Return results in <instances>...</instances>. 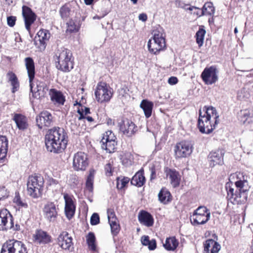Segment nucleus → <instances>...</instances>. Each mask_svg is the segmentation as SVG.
I'll return each instance as SVG.
<instances>
[{
    "mask_svg": "<svg viewBox=\"0 0 253 253\" xmlns=\"http://www.w3.org/2000/svg\"><path fill=\"white\" fill-rule=\"evenodd\" d=\"M44 139L47 151L54 153L62 152L68 143L66 132L63 128L58 127L48 129Z\"/></svg>",
    "mask_w": 253,
    "mask_h": 253,
    "instance_id": "nucleus-1",
    "label": "nucleus"
},
{
    "mask_svg": "<svg viewBox=\"0 0 253 253\" xmlns=\"http://www.w3.org/2000/svg\"><path fill=\"white\" fill-rule=\"evenodd\" d=\"M219 123V115L212 106H205L199 111L198 126L202 133L210 134Z\"/></svg>",
    "mask_w": 253,
    "mask_h": 253,
    "instance_id": "nucleus-2",
    "label": "nucleus"
},
{
    "mask_svg": "<svg viewBox=\"0 0 253 253\" xmlns=\"http://www.w3.org/2000/svg\"><path fill=\"white\" fill-rule=\"evenodd\" d=\"M25 64L29 80L31 91L33 97L37 99H41L44 97L48 90L47 84L41 81H34L35 68L33 59L31 57L25 59Z\"/></svg>",
    "mask_w": 253,
    "mask_h": 253,
    "instance_id": "nucleus-3",
    "label": "nucleus"
},
{
    "mask_svg": "<svg viewBox=\"0 0 253 253\" xmlns=\"http://www.w3.org/2000/svg\"><path fill=\"white\" fill-rule=\"evenodd\" d=\"M232 184L227 183L226 189L227 198L234 205L244 203L247 199L249 190L248 182L246 180H239L235 182L236 190L231 186Z\"/></svg>",
    "mask_w": 253,
    "mask_h": 253,
    "instance_id": "nucleus-4",
    "label": "nucleus"
},
{
    "mask_svg": "<svg viewBox=\"0 0 253 253\" xmlns=\"http://www.w3.org/2000/svg\"><path fill=\"white\" fill-rule=\"evenodd\" d=\"M152 34L153 38L147 44L148 50L151 53L157 54L166 47L165 34L163 28L159 27L153 31Z\"/></svg>",
    "mask_w": 253,
    "mask_h": 253,
    "instance_id": "nucleus-5",
    "label": "nucleus"
},
{
    "mask_svg": "<svg viewBox=\"0 0 253 253\" xmlns=\"http://www.w3.org/2000/svg\"><path fill=\"white\" fill-rule=\"evenodd\" d=\"M56 67L63 72L70 71L73 68V61L71 51L64 48L58 49L55 54Z\"/></svg>",
    "mask_w": 253,
    "mask_h": 253,
    "instance_id": "nucleus-6",
    "label": "nucleus"
},
{
    "mask_svg": "<svg viewBox=\"0 0 253 253\" xmlns=\"http://www.w3.org/2000/svg\"><path fill=\"white\" fill-rule=\"evenodd\" d=\"M44 179L38 174L30 176L27 183L28 194L33 198L42 196L43 189Z\"/></svg>",
    "mask_w": 253,
    "mask_h": 253,
    "instance_id": "nucleus-7",
    "label": "nucleus"
},
{
    "mask_svg": "<svg viewBox=\"0 0 253 253\" xmlns=\"http://www.w3.org/2000/svg\"><path fill=\"white\" fill-rule=\"evenodd\" d=\"M113 94L112 88L104 82L99 83L96 87L95 96L97 101L101 103L110 101Z\"/></svg>",
    "mask_w": 253,
    "mask_h": 253,
    "instance_id": "nucleus-8",
    "label": "nucleus"
},
{
    "mask_svg": "<svg viewBox=\"0 0 253 253\" xmlns=\"http://www.w3.org/2000/svg\"><path fill=\"white\" fill-rule=\"evenodd\" d=\"M0 253H27V252L21 242L12 240L7 241L2 245Z\"/></svg>",
    "mask_w": 253,
    "mask_h": 253,
    "instance_id": "nucleus-9",
    "label": "nucleus"
},
{
    "mask_svg": "<svg viewBox=\"0 0 253 253\" xmlns=\"http://www.w3.org/2000/svg\"><path fill=\"white\" fill-rule=\"evenodd\" d=\"M174 151L176 159L186 158L192 153L193 147L189 141H181L176 144Z\"/></svg>",
    "mask_w": 253,
    "mask_h": 253,
    "instance_id": "nucleus-10",
    "label": "nucleus"
},
{
    "mask_svg": "<svg viewBox=\"0 0 253 253\" xmlns=\"http://www.w3.org/2000/svg\"><path fill=\"white\" fill-rule=\"evenodd\" d=\"M218 71L215 66L206 68L201 74V78L206 84H212L218 79Z\"/></svg>",
    "mask_w": 253,
    "mask_h": 253,
    "instance_id": "nucleus-11",
    "label": "nucleus"
},
{
    "mask_svg": "<svg viewBox=\"0 0 253 253\" xmlns=\"http://www.w3.org/2000/svg\"><path fill=\"white\" fill-rule=\"evenodd\" d=\"M73 168L76 170H84L88 165L87 155L84 152L76 153L73 158Z\"/></svg>",
    "mask_w": 253,
    "mask_h": 253,
    "instance_id": "nucleus-12",
    "label": "nucleus"
},
{
    "mask_svg": "<svg viewBox=\"0 0 253 253\" xmlns=\"http://www.w3.org/2000/svg\"><path fill=\"white\" fill-rule=\"evenodd\" d=\"M22 16L26 29L30 33L31 26L35 21L37 16L30 7L25 5L22 6Z\"/></svg>",
    "mask_w": 253,
    "mask_h": 253,
    "instance_id": "nucleus-13",
    "label": "nucleus"
},
{
    "mask_svg": "<svg viewBox=\"0 0 253 253\" xmlns=\"http://www.w3.org/2000/svg\"><path fill=\"white\" fill-rule=\"evenodd\" d=\"M36 122L39 128L42 129L43 126L49 127L53 125V116L47 111H42L36 118Z\"/></svg>",
    "mask_w": 253,
    "mask_h": 253,
    "instance_id": "nucleus-14",
    "label": "nucleus"
},
{
    "mask_svg": "<svg viewBox=\"0 0 253 253\" xmlns=\"http://www.w3.org/2000/svg\"><path fill=\"white\" fill-rule=\"evenodd\" d=\"M34 41L35 44L40 50H43L46 47V42L50 38V34L48 30H40L37 33Z\"/></svg>",
    "mask_w": 253,
    "mask_h": 253,
    "instance_id": "nucleus-15",
    "label": "nucleus"
},
{
    "mask_svg": "<svg viewBox=\"0 0 253 253\" xmlns=\"http://www.w3.org/2000/svg\"><path fill=\"white\" fill-rule=\"evenodd\" d=\"M33 242L37 244L45 245L51 242V236L46 232L38 229L35 231L33 235Z\"/></svg>",
    "mask_w": 253,
    "mask_h": 253,
    "instance_id": "nucleus-16",
    "label": "nucleus"
},
{
    "mask_svg": "<svg viewBox=\"0 0 253 253\" xmlns=\"http://www.w3.org/2000/svg\"><path fill=\"white\" fill-rule=\"evenodd\" d=\"M58 244L65 250L72 251L73 249L72 238L66 231H63L57 238Z\"/></svg>",
    "mask_w": 253,
    "mask_h": 253,
    "instance_id": "nucleus-17",
    "label": "nucleus"
},
{
    "mask_svg": "<svg viewBox=\"0 0 253 253\" xmlns=\"http://www.w3.org/2000/svg\"><path fill=\"white\" fill-rule=\"evenodd\" d=\"M43 212L44 217L49 222H54L58 214L55 205L52 202L44 205Z\"/></svg>",
    "mask_w": 253,
    "mask_h": 253,
    "instance_id": "nucleus-18",
    "label": "nucleus"
},
{
    "mask_svg": "<svg viewBox=\"0 0 253 253\" xmlns=\"http://www.w3.org/2000/svg\"><path fill=\"white\" fill-rule=\"evenodd\" d=\"M119 126L120 131L127 136H131L136 131L137 127L135 125L127 119L119 123Z\"/></svg>",
    "mask_w": 253,
    "mask_h": 253,
    "instance_id": "nucleus-19",
    "label": "nucleus"
},
{
    "mask_svg": "<svg viewBox=\"0 0 253 253\" xmlns=\"http://www.w3.org/2000/svg\"><path fill=\"white\" fill-rule=\"evenodd\" d=\"M209 162L211 167H214L216 165H221L223 163V153L221 150H217L210 153Z\"/></svg>",
    "mask_w": 253,
    "mask_h": 253,
    "instance_id": "nucleus-20",
    "label": "nucleus"
},
{
    "mask_svg": "<svg viewBox=\"0 0 253 253\" xmlns=\"http://www.w3.org/2000/svg\"><path fill=\"white\" fill-rule=\"evenodd\" d=\"M205 253H218L221 249L220 245L213 239H208L204 244Z\"/></svg>",
    "mask_w": 253,
    "mask_h": 253,
    "instance_id": "nucleus-21",
    "label": "nucleus"
},
{
    "mask_svg": "<svg viewBox=\"0 0 253 253\" xmlns=\"http://www.w3.org/2000/svg\"><path fill=\"white\" fill-rule=\"evenodd\" d=\"M140 223L147 227H151L154 224V219L152 215L147 211H142L138 214Z\"/></svg>",
    "mask_w": 253,
    "mask_h": 253,
    "instance_id": "nucleus-22",
    "label": "nucleus"
},
{
    "mask_svg": "<svg viewBox=\"0 0 253 253\" xmlns=\"http://www.w3.org/2000/svg\"><path fill=\"white\" fill-rule=\"evenodd\" d=\"M165 172L167 176L169 178L172 186L173 187L178 186L181 179L179 172L171 169H167Z\"/></svg>",
    "mask_w": 253,
    "mask_h": 253,
    "instance_id": "nucleus-23",
    "label": "nucleus"
},
{
    "mask_svg": "<svg viewBox=\"0 0 253 253\" xmlns=\"http://www.w3.org/2000/svg\"><path fill=\"white\" fill-rule=\"evenodd\" d=\"M65 201V212L66 216L70 219L74 215L75 211V206L72 198L67 195H64Z\"/></svg>",
    "mask_w": 253,
    "mask_h": 253,
    "instance_id": "nucleus-24",
    "label": "nucleus"
},
{
    "mask_svg": "<svg viewBox=\"0 0 253 253\" xmlns=\"http://www.w3.org/2000/svg\"><path fill=\"white\" fill-rule=\"evenodd\" d=\"M210 216V212H208L206 215L193 214L190 217V221L195 226L204 224L209 220Z\"/></svg>",
    "mask_w": 253,
    "mask_h": 253,
    "instance_id": "nucleus-25",
    "label": "nucleus"
},
{
    "mask_svg": "<svg viewBox=\"0 0 253 253\" xmlns=\"http://www.w3.org/2000/svg\"><path fill=\"white\" fill-rule=\"evenodd\" d=\"M12 120L15 122L17 127L20 130H24L28 127L27 118L21 114H14Z\"/></svg>",
    "mask_w": 253,
    "mask_h": 253,
    "instance_id": "nucleus-26",
    "label": "nucleus"
},
{
    "mask_svg": "<svg viewBox=\"0 0 253 253\" xmlns=\"http://www.w3.org/2000/svg\"><path fill=\"white\" fill-rule=\"evenodd\" d=\"M12 217L9 211L6 210H2L0 211V230H6L8 228L7 225L8 219L11 221Z\"/></svg>",
    "mask_w": 253,
    "mask_h": 253,
    "instance_id": "nucleus-27",
    "label": "nucleus"
},
{
    "mask_svg": "<svg viewBox=\"0 0 253 253\" xmlns=\"http://www.w3.org/2000/svg\"><path fill=\"white\" fill-rule=\"evenodd\" d=\"M8 150V140L3 135L0 136V162L3 160L7 155Z\"/></svg>",
    "mask_w": 253,
    "mask_h": 253,
    "instance_id": "nucleus-28",
    "label": "nucleus"
},
{
    "mask_svg": "<svg viewBox=\"0 0 253 253\" xmlns=\"http://www.w3.org/2000/svg\"><path fill=\"white\" fill-rule=\"evenodd\" d=\"M145 182V178L143 175V171H138L132 177L131 180V184L137 187H141Z\"/></svg>",
    "mask_w": 253,
    "mask_h": 253,
    "instance_id": "nucleus-29",
    "label": "nucleus"
},
{
    "mask_svg": "<svg viewBox=\"0 0 253 253\" xmlns=\"http://www.w3.org/2000/svg\"><path fill=\"white\" fill-rule=\"evenodd\" d=\"M140 106L143 109L145 117L147 118H149L152 114L153 103L147 100H143Z\"/></svg>",
    "mask_w": 253,
    "mask_h": 253,
    "instance_id": "nucleus-30",
    "label": "nucleus"
},
{
    "mask_svg": "<svg viewBox=\"0 0 253 253\" xmlns=\"http://www.w3.org/2000/svg\"><path fill=\"white\" fill-rule=\"evenodd\" d=\"M241 121L244 123L249 124L253 122V109H247L241 111Z\"/></svg>",
    "mask_w": 253,
    "mask_h": 253,
    "instance_id": "nucleus-31",
    "label": "nucleus"
},
{
    "mask_svg": "<svg viewBox=\"0 0 253 253\" xmlns=\"http://www.w3.org/2000/svg\"><path fill=\"white\" fill-rule=\"evenodd\" d=\"M51 99L53 102L60 104H63L65 99L62 94L55 89H51L49 91Z\"/></svg>",
    "mask_w": 253,
    "mask_h": 253,
    "instance_id": "nucleus-32",
    "label": "nucleus"
},
{
    "mask_svg": "<svg viewBox=\"0 0 253 253\" xmlns=\"http://www.w3.org/2000/svg\"><path fill=\"white\" fill-rule=\"evenodd\" d=\"M7 77L8 79V82L10 83L11 85L12 86V92L14 93L17 91L19 87V83L16 75L11 72H9L7 74Z\"/></svg>",
    "mask_w": 253,
    "mask_h": 253,
    "instance_id": "nucleus-33",
    "label": "nucleus"
},
{
    "mask_svg": "<svg viewBox=\"0 0 253 253\" xmlns=\"http://www.w3.org/2000/svg\"><path fill=\"white\" fill-rule=\"evenodd\" d=\"M178 242L174 237L167 238L163 246L168 251H174L178 246Z\"/></svg>",
    "mask_w": 253,
    "mask_h": 253,
    "instance_id": "nucleus-34",
    "label": "nucleus"
},
{
    "mask_svg": "<svg viewBox=\"0 0 253 253\" xmlns=\"http://www.w3.org/2000/svg\"><path fill=\"white\" fill-rule=\"evenodd\" d=\"M86 241L89 250L96 251V238L92 232H89L86 236Z\"/></svg>",
    "mask_w": 253,
    "mask_h": 253,
    "instance_id": "nucleus-35",
    "label": "nucleus"
},
{
    "mask_svg": "<svg viewBox=\"0 0 253 253\" xmlns=\"http://www.w3.org/2000/svg\"><path fill=\"white\" fill-rule=\"evenodd\" d=\"M73 11L72 8L70 7L68 5L65 4L62 6L59 10L61 17L63 20H67L73 14Z\"/></svg>",
    "mask_w": 253,
    "mask_h": 253,
    "instance_id": "nucleus-36",
    "label": "nucleus"
},
{
    "mask_svg": "<svg viewBox=\"0 0 253 253\" xmlns=\"http://www.w3.org/2000/svg\"><path fill=\"white\" fill-rule=\"evenodd\" d=\"M170 192L166 188H162L158 194L159 201L165 204L170 201Z\"/></svg>",
    "mask_w": 253,
    "mask_h": 253,
    "instance_id": "nucleus-37",
    "label": "nucleus"
},
{
    "mask_svg": "<svg viewBox=\"0 0 253 253\" xmlns=\"http://www.w3.org/2000/svg\"><path fill=\"white\" fill-rule=\"evenodd\" d=\"M215 9L212 3L208 2L205 3L201 10L200 15H211L214 13Z\"/></svg>",
    "mask_w": 253,
    "mask_h": 253,
    "instance_id": "nucleus-38",
    "label": "nucleus"
},
{
    "mask_svg": "<svg viewBox=\"0 0 253 253\" xmlns=\"http://www.w3.org/2000/svg\"><path fill=\"white\" fill-rule=\"evenodd\" d=\"M117 142L116 140L107 141L104 143H101V147L103 149L106 150L108 153H112L116 148Z\"/></svg>",
    "mask_w": 253,
    "mask_h": 253,
    "instance_id": "nucleus-39",
    "label": "nucleus"
},
{
    "mask_svg": "<svg viewBox=\"0 0 253 253\" xmlns=\"http://www.w3.org/2000/svg\"><path fill=\"white\" fill-rule=\"evenodd\" d=\"M95 171L93 169L89 170V175H88L86 181V187L87 189L91 192L93 189V184L94 178Z\"/></svg>",
    "mask_w": 253,
    "mask_h": 253,
    "instance_id": "nucleus-40",
    "label": "nucleus"
},
{
    "mask_svg": "<svg viewBox=\"0 0 253 253\" xmlns=\"http://www.w3.org/2000/svg\"><path fill=\"white\" fill-rule=\"evenodd\" d=\"M204 28V26L200 27L196 34V42L199 46H201L203 45L204 37L206 33V31Z\"/></svg>",
    "mask_w": 253,
    "mask_h": 253,
    "instance_id": "nucleus-41",
    "label": "nucleus"
},
{
    "mask_svg": "<svg viewBox=\"0 0 253 253\" xmlns=\"http://www.w3.org/2000/svg\"><path fill=\"white\" fill-rule=\"evenodd\" d=\"M121 159L123 164L126 167L131 165L133 161V157L130 152L125 153Z\"/></svg>",
    "mask_w": 253,
    "mask_h": 253,
    "instance_id": "nucleus-42",
    "label": "nucleus"
},
{
    "mask_svg": "<svg viewBox=\"0 0 253 253\" xmlns=\"http://www.w3.org/2000/svg\"><path fill=\"white\" fill-rule=\"evenodd\" d=\"M116 139V137L112 131L111 130H108L103 134L102 138L100 142L101 143H104V142H107V141L114 140Z\"/></svg>",
    "mask_w": 253,
    "mask_h": 253,
    "instance_id": "nucleus-43",
    "label": "nucleus"
},
{
    "mask_svg": "<svg viewBox=\"0 0 253 253\" xmlns=\"http://www.w3.org/2000/svg\"><path fill=\"white\" fill-rule=\"evenodd\" d=\"M117 187L119 189L124 188L129 181V178L127 177H120L117 178Z\"/></svg>",
    "mask_w": 253,
    "mask_h": 253,
    "instance_id": "nucleus-44",
    "label": "nucleus"
},
{
    "mask_svg": "<svg viewBox=\"0 0 253 253\" xmlns=\"http://www.w3.org/2000/svg\"><path fill=\"white\" fill-rule=\"evenodd\" d=\"M110 227L111 229V232L114 235H117L120 231V227L119 224L118 223L117 220L111 221L109 222Z\"/></svg>",
    "mask_w": 253,
    "mask_h": 253,
    "instance_id": "nucleus-45",
    "label": "nucleus"
},
{
    "mask_svg": "<svg viewBox=\"0 0 253 253\" xmlns=\"http://www.w3.org/2000/svg\"><path fill=\"white\" fill-rule=\"evenodd\" d=\"M67 31L69 32H77L79 30V26H77L75 23L72 21L71 20L69 22L67 23Z\"/></svg>",
    "mask_w": 253,
    "mask_h": 253,
    "instance_id": "nucleus-46",
    "label": "nucleus"
},
{
    "mask_svg": "<svg viewBox=\"0 0 253 253\" xmlns=\"http://www.w3.org/2000/svg\"><path fill=\"white\" fill-rule=\"evenodd\" d=\"M69 123H70V128L71 130L74 133H78L80 131L79 129V127L77 126L76 118H74L73 119H72L69 121Z\"/></svg>",
    "mask_w": 253,
    "mask_h": 253,
    "instance_id": "nucleus-47",
    "label": "nucleus"
},
{
    "mask_svg": "<svg viewBox=\"0 0 253 253\" xmlns=\"http://www.w3.org/2000/svg\"><path fill=\"white\" fill-rule=\"evenodd\" d=\"M208 212H210V211L205 206H200L198 207L194 212L193 214L206 215Z\"/></svg>",
    "mask_w": 253,
    "mask_h": 253,
    "instance_id": "nucleus-48",
    "label": "nucleus"
},
{
    "mask_svg": "<svg viewBox=\"0 0 253 253\" xmlns=\"http://www.w3.org/2000/svg\"><path fill=\"white\" fill-rule=\"evenodd\" d=\"M99 222V216L96 213L92 214L90 218V224L92 225H95L98 224Z\"/></svg>",
    "mask_w": 253,
    "mask_h": 253,
    "instance_id": "nucleus-49",
    "label": "nucleus"
},
{
    "mask_svg": "<svg viewBox=\"0 0 253 253\" xmlns=\"http://www.w3.org/2000/svg\"><path fill=\"white\" fill-rule=\"evenodd\" d=\"M78 113L80 115V117H79L78 118L79 121H81L82 119H85L89 122H94V119L91 117H90V116L84 117L83 115V112L81 111V109H78Z\"/></svg>",
    "mask_w": 253,
    "mask_h": 253,
    "instance_id": "nucleus-50",
    "label": "nucleus"
},
{
    "mask_svg": "<svg viewBox=\"0 0 253 253\" xmlns=\"http://www.w3.org/2000/svg\"><path fill=\"white\" fill-rule=\"evenodd\" d=\"M13 201L18 206L25 208L27 207V204L22 201L19 196H16L14 198Z\"/></svg>",
    "mask_w": 253,
    "mask_h": 253,
    "instance_id": "nucleus-51",
    "label": "nucleus"
},
{
    "mask_svg": "<svg viewBox=\"0 0 253 253\" xmlns=\"http://www.w3.org/2000/svg\"><path fill=\"white\" fill-rule=\"evenodd\" d=\"M8 192L5 187H0V200L8 197Z\"/></svg>",
    "mask_w": 253,
    "mask_h": 253,
    "instance_id": "nucleus-52",
    "label": "nucleus"
},
{
    "mask_svg": "<svg viewBox=\"0 0 253 253\" xmlns=\"http://www.w3.org/2000/svg\"><path fill=\"white\" fill-rule=\"evenodd\" d=\"M108 218L109 222L117 220L114 212L111 210L108 211Z\"/></svg>",
    "mask_w": 253,
    "mask_h": 253,
    "instance_id": "nucleus-53",
    "label": "nucleus"
},
{
    "mask_svg": "<svg viewBox=\"0 0 253 253\" xmlns=\"http://www.w3.org/2000/svg\"><path fill=\"white\" fill-rule=\"evenodd\" d=\"M16 18L15 16H9L7 18V22L8 26L13 27L15 24Z\"/></svg>",
    "mask_w": 253,
    "mask_h": 253,
    "instance_id": "nucleus-54",
    "label": "nucleus"
},
{
    "mask_svg": "<svg viewBox=\"0 0 253 253\" xmlns=\"http://www.w3.org/2000/svg\"><path fill=\"white\" fill-rule=\"evenodd\" d=\"M149 250H154L156 248V242L155 239L150 240L148 245H147Z\"/></svg>",
    "mask_w": 253,
    "mask_h": 253,
    "instance_id": "nucleus-55",
    "label": "nucleus"
},
{
    "mask_svg": "<svg viewBox=\"0 0 253 253\" xmlns=\"http://www.w3.org/2000/svg\"><path fill=\"white\" fill-rule=\"evenodd\" d=\"M150 241L148 236H143L141 238V242L143 245L147 246Z\"/></svg>",
    "mask_w": 253,
    "mask_h": 253,
    "instance_id": "nucleus-56",
    "label": "nucleus"
},
{
    "mask_svg": "<svg viewBox=\"0 0 253 253\" xmlns=\"http://www.w3.org/2000/svg\"><path fill=\"white\" fill-rule=\"evenodd\" d=\"M178 79L175 77H171L168 80V83L170 85H174L177 84Z\"/></svg>",
    "mask_w": 253,
    "mask_h": 253,
    "instance_id": "nucleus-57",
    "label": "nucleus"
},
{
    "mask_svg": "<svg viewBox=\"0 0 253 253\" xmlns=\"http://www.w3.org/2000/svg\"><path fill=\"white\" fill-rule=\"evenodd\" d=\"M180 7L184 8L185 10H189L190 11H192L194 9H198V8L197 7L193 6H190L188 4H183L182 5H181L180 6Z\"/></svg>",
    "mask_w": 253,
    "mask_h": 253,
    "instance_id": "nucleus-58",
    "label": "nucleus"
},
{
    "mask_svg": "<svg viewBox=\"0 0 253 253\" xmlns=\"http://www.w3.org/2000/svg\"><path fill=\"white\" fill-rule=\"evenodd\" d=\"M105 169L106 174L108 175H111L112 174V168L111 165L110 164H107Z\"/></svg>",
    "mask_w": 253,
    "mask_h": 253,
    "instance_id": "nucleus-59",
    "label": "nucleus"
},
{
    "mask_svg": "<svg viewBox=\"0 0 253 253\" xmlns=\"http://www.w3.org/2000/svg\"><path fill=\"white\" fill-rule=\"evenodd\" d=\"M138 19L143 22H145L147 19V16L145 13H141L138 16Z\"/></svg>",
    "mask_w": 253,
    "mask_h": 253,
    "instance_id": "nucleus-60",
    "label": "nucleus"
},
{
    "mask_svg": "<svg viewBox=\"0 0 253 253\" xmlns=\"http://www.w3.org/2000/svg\"><path fill=\"white\" fill-rule=\"evenodd\" d=\"M81 112H83V114L84 113V115H87L88 114L90 113V109L89 108L86 107H82V109L81 110Z\"/></svg>",
    "mask_w": 253,
    "mask_h": 253,
    "instance_id": "nucleus-61",
    "label": "nucleus"
},
{
    "mask_svg": "<svg viewBox=\"0 0 253 253\" xmlns=\"http://www.w3.org/2000/svg\"><path fill=\"white\" fill-rule=\"evenodd\" d=\"M156 177V173L154 168L151 169V179L155 178Z\"/></svg>",
    "mask_w": 253,
    "mask_h": 253,
    "instance_id": "nucleus-62",
    "label": "nucleus"
},
{
    "mask_svg": "<svg viewBox=\"0 0 253 253\" xmlns=\"http://www.w3.org/2000/svg\"><path fill=\"white\" fill-rule=\"evenodd\" d=\"M93 0H84V3L86 5H90V4H91L92 3Z\"/></svg>",
    "mask_w": 253,
    "mask_h": 253,
    "instance_id": "nucleus-63",
    "label": "nucleus"
},
{
    "mask_svg": "<svg viewBox=\"0 0 253 253\" xmlns=\"http://www.w3.org/2000/svg\"><path fill=\"white\" fill-rule=\"evenodd\" d=\"M198 9L199 10V11H197V12H194V13L196 14L197 16L199 17L202 16V15H200L201 10H200L199 8Z\"/></svg>",
    "mask_w": 253,
    "mask_h": 253,
    "instance_id": "nucleus-64",
    "label": "nucleus"
}]
</instances>
